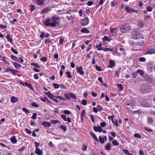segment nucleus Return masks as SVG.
I'll return each mask as SVG.
<instances>
[{"label":"nucleus","instance_id":"1","mask_svg":"<svg viewBox=\"0 0 155 155\" xmlns=\"http://www.w3.org/2000/svg\"><path fill=\"white\" fill-rule=\"evenodd\" d=\"M51 18H48L44 22V25L46 26H51L55 27L56 24H59L60 22V18L58 16H54Z\"/></svg>","mask_w":155,"mask_h":155},{"label":"nucleus","instance_id":"2","mask_svg":"<svg viewBox=\"0 0 155 155\" xmlns=\"http://www.w3.org/2000/svg\"><path fill=\"white\" fill-rule=\"evenodd\" d=\"M150 90V86L146 84H142L140 86V91L143 93H149Z\"/></svg>","mask_w":155,"mask_h":155},{"label":"nucleus","instance_id":"3","mask_svg":"<svg viewBox=\"0 0 155 155\" xmlns=\"http://www.w3.org/2000/svg\"><path fill=\"white\" fill-rule=\"evenodd\" d=\"M130 25L129 24H126L123 25L120 27V30L123 33L126 32L127 31L130 30Z\"/></svg>","mask_w":155,"mask_h":155},{"label":"nucleus","instance_id":"4","mask_svg":"<svg viewBox=\"0 0 155 155\" xmlns=\"http://www.w3.org/2000/svg\"><path fill=\"white\" fill-rule=\"evenodd\" d=\"M125 104L128 106H130L132 107H134L136 105V103L134 101L131 100L126 101Z\"/></svg>","mask_w":155,"mask_h":155},{"label":"nucleus","instance_id":"5","mask_svg":"<svg viewBox=\"0 0 155 155\" xmlns=\"http://www.w3.org/2000/svg\"><path fill=\"white\" fill-rule=\"evenodd\" d=\"M89 22L88 18L86 17L84 19L81 20V25L82 26H85L88 24Z\"/></svg>","mask_w":155,"mask_h":155},{"label":"nucleus","instance_id":"6","mask_svg":"<svg viewBox=\"0 0 155 155\" xmlns=\"http://www.w3.org/2000/svg\"><path fill=\"white\" fill-rule=\"evenodd\" d=\"M61 117L64 121H67L68 123L71 122V120L70 117H68L67 118V116L65 115H61Z\"/></svg>","mask_w":155,"mask_h":155},{"label":"nucleus","instance_id":"7","mask_svg":"<svg viewBox=\"0 0 155 155\" xmlns=\"http://www.w3.org/2000/svg\"><path fill=\"white\" fill-rule=\"evenodd\" d=\"M35 153L38 155H42L43 152L42 150H40L39 148H36L35 150Z\"/></svg>","mask_w":155,"mask_h":155},{"label":"nucleus","instance_id":"8","mask_svg":"<svg viewBox=\"0 0 155 155\" xmlns=\"http://www.w3.org/2000/svg\"><path fill=\"white\" fill-rule=\"evenodd\" d=\"M115 65L114 61L110 60L109 61V65L108 66V68H113L115 66Z\"/></svg>","mask_w":155,"mask_h":155},{"label":"nucleus","instance_id":"9","mask_svg":"<svg viewBox=\"0 0 155 155\" xmlns=\"http://www.w3.org/2000/svg\"><path fill=\"white\" fill-rule=\"evenodd\" d=\"M94 129L95 131H98L99 132H101L102 130V128L100 126L97 127L96 126L94 127Z\"/></svg>","mask_w":155,"mask_h":155},{"label":"nucleus","instance_id":"10","mask_svg":"<svg viewBox=\"0 0 155 155\" xmlns=\"http://www.w3.org/2000/svg\"><path fill=\"white\" fill-rule=\"evenodd\" d=\"M77 71L81 75H82L84 74V72L82 70V67L78 68H77Z\"/></svg>","mask_w":155,"mask_h":155},{"label":"nucleus","instance_id":"11","mask_svg":"<svg viewBox=\"0 0 155 155\" xmlns=\"http://www.w3.org/2000/svg\"><path fill=\"white\" fill-rule=\"evenodd\" d=\"M42 125L45 127H49L51 126V124L49 122L47 121H44L42 123Z\"/></svg>","mask_w":155,"mask_h":155},{"label":"nucleus","instance_id":"12","mask_svg":"<svg viewBox=\"0 0 155 155\" xmlns=\"http://www.w3.org/2000/svg\"><path fill=\"white\" fill-rule=\"evenodd\" d=\"M44 93L46 95H47L48 97L50 98L51 99H53V97H55V96H54L52 94H51L49 92H45Z\"/></svg>","mask_w":155,"mask_h":155},{"label":"nucleus","instance_id":"13","mask_svg":"<svg viewBox=\"0 0 155 155\" xmlns=\"http://www.w3.org/2000/svg\"><path fill=\"white\" fill-rule=\"evenodd\" d=\"M18 98L15 97L13 96L11 98V102L13 103H16V102H18Z\"/></svg>","mask_w":155,"mask_h":155},{"label":"nucleus","instance_id":"14","mask_svg":"<svg viewBox=\"0 0 155 155\" xmlns=\"http://www.w3.org/2000/svg\"><path fill=\"white\" fill-rule=\"evenodd\" d=\"M11 141L12 143L15 144L17 142V140L16 139L15 136H14L12 137L11 138Z\"/></svg>","mask_w":155,"mask_h":155},{"label":"nucleus","instance_id":"15","mask_svg":"<svg viewBox=\"0 0 155 155\" xmlns=\"http://www.w3.org/2000/svg\"><path fill=\"white\" fill-rule=\"evenodd\" d=\"M85 114V110H83L81 113V120L82 121L84 120V117Z\"/></svg>","mask_w":155,"mask_h":155},{"label":"nucleus","instance_id":"16","mask_svg":"<svg viewBox=\"0 0 155 155\" xmlns=\"http://www.w3.org/2000/svg\"><path fill=\"white\" fill-rule=\"evenodd\" d=\"M155 53V50L153 49H150L147 52L146 54H152Z\"/></svg>","mask_w":155,"mask_h":155},{"label":"nucleus","instance_id":"17","mask_svg":"<svg viewBox=\"0 0 155 155\" xmlns=\"http://www.w3.org/2000/svg\"><path fill=\"white\" fill-rule=\"evenodd\" d=\"M37 4L40 5H43L44 4L43 0H36Z\"/></svg>","mask_w":155,"mask_h":155},{"label":"nucleus","instance_id":"18","mask_svg":"<svg viewBox=\"0 0 155 155\" xmlns=\"http://www.w3.org/2000/svg\"><path fill=\"white\" fill-rule=\"evenodd\" d=\"M102 44L100 43L99 45H97L95 47L97 48L98 50H102L103 48L102 47Z\"/></svg>","mask_w":155,"mask_h":155},{"label":"nucleus","instance_id":"19","mask_svg":"<svg viewBox=\"0 0 155 155\" xmlns=\"http://www.w3.org/2000/svg\"><path fill=\"white\" fill-rule=\"evenodd\" d=\"M103 41L104 42V43H106V41H108L109 42L110 41V40L109 39V38L106 36H105L104 37L103 39Z\"/></svg>","mask_w":155,"mask_h":155},{"label":"nucleus","instance_id":"20","mask_svg":"<svg viewBox=\"0 0 155 155\" xmlns=\"http://www.w3.org/2000/svg\"><path fill=\"white\" fill-rule=\"evenodd\" d=\"M110 143H108L105 147V149L107 150H111V149L110 148Z\"/></svg>","mask_w":155,"mask_h":155},{"label":"nucleus","instance_id":"21","mask_svg":"<svg viewBox=\"0 0 155 155\" xmlns=\"http://www.w3.org/2000/svg\"><path fill=\"white\" fill-rule=\"evenodd\" d=\"M6 38L11 43H12L13 42L12 39L10 37V36L9 34H8L7 35Z\"/></svg>","mask_w":155,"mask_h":155},{"label":"nucleus","instance_id":"22","mask_svg":"<svg viewBox=\"0 0 155 155\" xmlns=\"http://www.w3.org/2000/svg\"><path fill=\"white\" fill-rule=\"evenodd\" d=\"M11 58L13 60L17 62H19V60L18 58L16 57L15 56L12 55L11 56Z\"/></svg>","mask_w":155,"mask_h":155},{"label":"nucleus","instance_id":"23","mask_svg":"<svg viewBox=\"0 0 155 155\" xmlns=\"http://www.w3.org/2000/svg\"><path fill=\"white\" fill-rule=\"evenodd\" d=\"M14 65L16 68H18L21 67V65L17 62H14Z\"/></svg>","mask_w":155,"mask_h":155},{"label":"nucleus","instance_id":"24","mask_svg":"<svg viewBox=\"0 0 155 155\" xmlns=\"http://www.w3.org/2000/svg\"><path fill=\"white\" fill-rule=\"evenodd\" d=\"M153 121V119L150 117H148L147 118V123L148 124L152 123Z\"/></svg>","mask_w":155,"mask_h":155},{"label":"nucleus","instance_id":"25","mask_svg":"<svg viewBox=\"0 0 155 155\" xmlns=\"http://www.w3.org/2000/svg\"><path fill=\"white\" fill-rule=\"evenodd\" d=\"M91 135L93 137V139L96 141H98V140L97 139V137L95 135V134L93 133H91Z\"/></svg>","mask_w":155,"mask_h":155},{"label":"nucleus","instance_id":"26","mask_svg":"<svg viewBox=\"0 0 155 155\" xmlns=\"http://www.w3.org/2000/svg\"><path fill=\"white\" fill-rule=\"evenodd\" d=\"M81 31L82 33H88L89 32V31L86 28H84L82 29H81Z\"/></svg>","mask_w":155,"mask_h":155},{"label":"nucleus","instance_id":"27","mask_svg":"<svg viewBox=\"0 0 155 155\" xmlns=\"http://www.w3.org/2000/svg\"><path fill=\"white\" fill-rule=\"evenodd\" d=\"M48 8H46L43 9L41 12V15H43L44 13L48 12Z\"/></svg>","mask_w":155,"mask_h":155},{"label":"nucleus","instance_id":"28","mask_svg":"<svg viewBox=\"0 0 155 155\" xmlns=\"http://www.w3.org/2000/svg\"><path fill=\"white\" fill-rule=\"evenodd\" d=\"M14 75H16V74L19 73V71H18L15 70V69H12L11 71Z\"/></svg>","mask_w":155,"mask_h":155},{"label":"nucleus","instance_id":"29","mask_svg":"<svg viewBox=\"0 0 155 155\" xmlns=\"http://www.w3.org/2000/svg\"><path fill=\"white\" fill-rule=\"evenodd\" d=\"M103 51H112L113 50V48H104L102 49Z\"/></svg>","mask_w":155,"mask_h":155},{"label":"nucleus","instance_id":"30","mask_svg":"<svg viewBox=\"0 0 155 155\" xmlns=\"http://www.w3.org/2000/svg\"><path fill=\"white\" fill-rule=\"evenodd\" d=\"M31 65L35 66V68H37L39 69L40 68V66L38 64L36 63H31Z\"/></svg>","mask_w":155,"mask_h":155},{"label":"nucleus","instance_id":"31","mask_svg":"<svg viewBox=\"0 0 155 155\" xmlns=\"http://www.w3.org/2000/svg\"><path fill=\"white\" fill-rule=\"evenodd\" d=\"M25 84L26 86L30 88L31 90L33 89V88L32 87L31 84H28L27 82H25Z\"/></svg>","mask_w":155,"mask_h":155},{"label":"nucleus","instance_id":"32","mask_svg":"<svg viewBox=\"0 0 155 155\" xmlns=\"http://www.w3.org/2000/svg\"><path fill=\"white\" fill-rule=\"evenodd\" d=\"M41 100L43 102H45L46 101H49L48 99L46 97H41Z\"/></svg>","mask_w":155,"mask_h":155},{"label":"nucleus","instance_id":"33","mask_svg":"<svg viewBox=\"0 0 155 155\" xmlns=\"http://www.w3.org/2000/svg\"><path fill=\"white\" fill-rule=\"evenodd\" d=\"M137 74L139 73L141 75H143V71L142 70L139 69L136 71Z\"/></svg>","mask_w":155,"mask_h":155},{"label":"nucleus","instance_id":"34","mask_svg":"<svg viewBox=\"0 0 155 155\" xmlns=\"http://www.w3.org/2000/svg\"><path fill=\"white\" fill-rule=\"evenodd\" d=\"M69 94L70 96V97H71L73 99L76 100V97L75 95L71 93H70Z\"/></svg>","mask_w":155,"mask_h":155},{"label":"nucleus","instance_id":"35","mask_svg":"<svg viewBox=\"0 0 155 155\" xmlns=\"http://www.w3.org/2000/svg\"><path fill=\"white\" fill-rule=\"evenodd\" d=\"M51 122L53 124H55L59 123V121L57 120H51Z\"/></svg>","mask_w":155,"mask_h":155},{"label":"nucleus","instance_id":"36","mask_svg":"<svg viewBox=\"0 0 155 155\" xmlns=\"http://www.w3.org/2000/svg\"><path fill=\"white\" fill-rule=\"evenodd\" d=\"M99 140L101 143H103L104 142V138L101 137H99Z\"/></svg>","mask_w":155,"mask_h":155},{"label":"nucleus","instance_id":"37","mask_svg":"<svg viewBox=\"0 0 155 155\" xmlns=\"http://www.w3.org/2000/svg\"><path fill=\"white\" fill-rule=\"evenodd\" d=\"M2 61H3L4 63L5 64H7L8 65L9 64V63L7 61H6V59H5V57H3L2 58Z\"/></svg>","mask_w":155,"mask_h":155},{"label":"nucleus","instance_id":"38","mask_svg":"<svg viewBox=\"0 0 155 155\" xmlns=\"http://www.w3.org/2000/svg\"><path fill=\"white\" fill-rule=\"evenodd\" d=\"M142 105L143 106L146 107H148L150 106V104L147 102L144 103L143 104H142Z\"/></svg>","mask_w":155,"mask_h":155},{"label":"nucleus","instance_id":"39","mask_svg":"<svg viewBox=\"0 0 155 155\" xmlns=\"http://www.w3.org/2000/svg\"><path fill=\"white\" fill-rule=\"evenodd\" d=\"M22 110L26 114H28L30 113L29 111L25 108H22Z\"/></svg>","mask_w":155,"mask_h":155},{"label":"nucleus","instance_id":"40","mask_svg":"<svg viewBox=\"0 0 155 155\" xmlns=\"http://www.w3.org/2000/svg\"><path fill=\"white\" fill-rule=\"evenodd\" d=\"M64 96L67 100H69L70 99V95H69L67 93L64 94Z\"/></svg>","mask_w":155,"mask_h":155},{"label":"nucleus","instance_id":"41","mask_svg":"<svg viewBox=\"0 0 155 155\" xmlns=\"http://www.w3.org/2000/svg\"><path fill=\"white\" fill-rule=\"evenodd\" d=\"M25 131L28 134H31L32 133L31 130L27 128L25 129Z\"/></svg>","mask_w":155,"mask_h":155},{"label":"nucleus","instance_id":"42","mask_svg":"<svg viewBox=\"0 0 155 155\" xmlns=\"http://www.w3.org/2000/svg\"><path fill=\"white\" fill-rule=\"evenodd\" d=\"M31 105L33 107L38 108V105L35 103L33 102L31 103Z\"/></svg>","mask_w":155,"mask_h":155},{"label":"nucleus","instance_id":"43","mask_svg":"<svg viewBox=\"0 0 155 155\" xmlns=\"http://www.w3.org/2000/svg\"><path fill=\"white\" fill-rule=\"evenodd\" d=\"M118 87H119L120 90L122 91L123 90V85L121 84H117Z\"/></svg>","mask_w":155,"mask_h":155},{"label":"nucleus","instance_id":"44","mask_svg":"<svg viewBox=\"0 0 155 155\" xmlns=\"http://www.w3.org/2000/svg\"><path fill=\"white\" fill-rule=\"evenodd\" d=\"M53 85L55 88H58L60 86L58 84L55 83H53Z\"/></svg>","mask_w":155,"mask_h":155},{"label":"nucleus","instance_id":"45","mask_svg":"<svg viewBox=\"0 0 155 155\" xmlns=\"http://www.w3.org/2000/svg\"><path fill=\"white\" fill-rule=\"evenodd\" d=\"M60 127L61 129H62L64 131H66L67 130V127L66 126L61 125Z\"/></svg>","mask_w":155,"mask_h":155},{"label":"nucleus","instance_id":"46","mask_svg":"<svg viewBox=\"0 0 155 155\" xmlns=\"http://www.w3.org/2000/svg\"><path fill=\"white\" fill-rule=\"evenodd\" d=\"M134 136L135 137H137L138 138H141V135L138 134H135L134 135Z\"/></svg>","mask_w":155,"mask_h":155},{"label":"nucleus","instance_id":"47","mask_svg":"<svg viewBox=\"0 0 155 155\" xmlns=\"http://www.w3.org/2000/svg\"><path fill=\"white\" fill-rule=\"evenodd\" d=\"M112 143L115 146H117L119 144V143L115 140H114L113 141Z\"/></svg>","mask_w":155,"mask_h":155},{"label":"nucleus","instance_id":"48","mask_svg":"<svg viewBox=\"0 0 155 155\" xmlns=\"http://www.w3.org/2000/svg\"><path fill=\"white\" fill-rule=\"evenodd\" d=\"M30 11L31 12H32L35 9V7L34 5H30Z\"/></svg>","mask_w":155,"mask_h":155},{"label":"nucleus","instance_id":"49","mask_svg":"<svg viewBox=\"0 0 155 155\" xmlns=\"http://www.w3.org/2000/svg\"><path fill=\"white\" fill-rule=\"evenodd\" d=\"M139 60L141 62H145L146 61V59L144 57H141L139 58Z\"/></svg>","mask_w":155,"mask_h":155},{"label":"nucleus","instance_id":"50","mask_svg":"<svg viewBox=\"0 0 155 155\" xmlns=\"http://www.w3.org/2000/svg\"><path fill=\"white\" fill-rule=\"evenodd\" d=\"M64 113L65 114H67V115H68V114H71V112L70 111H69L68 110H64Z\"/></svg>","mask_w":155,"mask_h":155},{"label":"nucleus","instance_id":"51","mask_svg":"<svg viewBox=\"0 0 155 155\" xmlns=\"http://www.w3.org/2000/svg\"><path fill=\"white\" fill-rule=\"evenodd\" d=\"M66 74H67V76L68 78H71L72 77V76L69 71H68L66 72Z\"/></svg>","mask_w":155,"mask_h":155},{"label":"nucleus","instance_id":"52","mask_svg":"<svg viewBox=\"0 0 155 155\" xmlns=\"http://www.w3.org/2000/svg\"><path fill=\"white\" fill-rule=\"evenodd\" d=\"M37 116V114L36 113H34L33 114L32 116L31 117V118L32 119H36V117Z\"/></svg>","mask_w":155,"mask_h":155},{"label":"nucleus","instance_id":"53","mask_svg":"<svg viewBox=\"0 0 155 155\" xmlns=\"http://www.w3.org/2000/svg\"><path fill=\"white\" fill-rule=\"evenodd\" d=\"M130 8L128 6H126L125 7V10L126 12L128 13H129L130 12Z\"/></svg>","mask_w":155,"mask_h":155},{"label":"nucleus","instance_id":"54","mask_svg":"<svg viewBox=\"0 0 155 155\" xmlns=\"http://www.w3.org/2000/svg\"><path fill=\"white\" fill-rule=\"evenodd\" d=\"M82 104L84 105H85L87 104V101L85 100H83L81 102Z\"/></svg>","mask_w":155,"mask_h":155},{"label":"nucleus","instance_id":"55","mask_svg":"<svg viewBox=\"0 0 155 155\" xmlns=\"http://www.w3.org/2000/svg\"><path fill=\"white\" fill-rule=\"evenodd\" d=\"M11 50L14 53H15V54H18V51H16V50L14 49L13 48H12Z\"/></svg>","mask_w":155,"mask_h":155},{"label":"nucleus","instance_id":"56","mask_svg":"<svg viewBox=\"0 0 155 155\" xmlns=\"http://www.w3.org/2000/svg\"><path fill=\"white\" fill-rule=\"evenodd\" d=\"M117 30V29L115 28H110V31L111 33H113L115 31H116Z\"/></svg>","mask_w":155,"mask_h":155},{"label":"nucleus","instance_id":"57","mask_svg":"<svg viewBox=\"0 0 155 155\" xmlns=\"http://www.w3.org/2000/svg\"><path fill=\"white\" fill-rule=\"evenodd\" d=\"M40 60L42 61H45L47 60V58L45 57H43L40 58Z\"/></svg>","mask_w":155,"mask_h":155},{"label":"nucleus","instance_id":"58","mask_svg":"<svg viewBox=\"0 0 155 155\" xmlns=\"http://www.w3.org/2000/svg\"><path fill=\"white\" fill-rule=\"evenodd\" d=\"M87 146L85 145V144H84L83 145L82 149L84 151H85L87 149Z\"/></svg>","mask_w":155,"mask_h":155},{"label":"nucleus","instance_id":"59","mask_svg":"<svg viewBox=\"0 0 155 155\" xmlns=\"http://www.w3.org/2000/svg\"><path fill=\"white\" fill-rule=\"evenodd\" d=\"M64 40V39L63 38H60V42H59L60 45L61 44L62 45L63 44Z\"/></svg>","mask_w":155,"mask_h":155},{"label":"nucleus","instance_id":"60","mask_svg":"<svg viewBox=\"0 0 155 155\" xmlns=\"http://www.w3.org/2000/svg\"><path fill=\"white\" fill-rule=\"evenodd\" d=\"M92 48V45L90 44L89 45V46L87 47V51H88L90 50H91Z\"/></svg>","mask_w":155,"mask_h":155},{"label":"nucleus","instance_id":"61","mask_svg":"<svg viewBox=\"0 0 155 155\" xmlns=\"http://www.w3.org/2000/svg\"><path fill=\"white\" fill-rule=\"evenodd\" d=\"M54 97H56L57 98H59L60 99H61V100H62L63 101H64L65 100V99L64 98L62 97L61 96H55Z\"/></svg>","mask_w":155,"mask_h":155},{"label":"nucleus","instance_id":"62","mask_svg":"<svg viewBox=\"0 0 155 155\" xmlns=\"http://www.w3.org/2000/svg\"><path fill=\"white\" fill-rule=\"evenodd\" d=\"M97 110L99 111L103 109L102 107H101V106L99 105L97 106Z\"/></svg>","mask_w":155,"mask_h":155},{"label":"nucleus","instance_id":"63","mask_svg":"<svg viewBox=\"0 0 155 155\" xmlns=\"http://www.w3.org/2000/svg\"><path fill=\"white\" fill-rule=\"evenodd\" d=\"M147 10L148 11L151 12L152 11V8L151 7L148 6L147 7Z\"/></svg>","mask_w":155,"mask_h":155},{"label":"nucleus","instance_id":"64","mask_svg":"<svg viewBox=\"0 0 155 155\" xmlns=\"http://www.w3.org/2000/svg\"><path fill=\"white\" fill-rule=\"evenodd\" d=\"M94 3L92 1H89L87 3V5L88 6H91Z\"/></svg>","mask_w":155,"mask_h":155}]
</instances>
